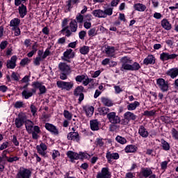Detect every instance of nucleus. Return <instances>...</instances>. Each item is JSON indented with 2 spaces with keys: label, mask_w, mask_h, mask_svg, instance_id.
Listing matches in <instances>:
<instances>
[{
  "label": "nucleus",
  "mask_w": 178,
  "mask_h": 178,
  "mask_svg": "<svg viewBox=\"0 0 178 178\" xmlns=\"http://www.w3.org/2000/svg\"><path fill=\"white\" fill-rule=\"evenodd\" d=\"M12 142L13 143L14 145H15V147H19V141L17 140L16 136L14 135L13 136Z\"/></svg>",
  "instance_id": "680f3d73"
},
{
  "label": "nucleus",
  "mask_w": 178,
  "mask_h": 178,
  "mask_svg": "<svg viewBox=\"0 0 178 178\" xmlns=\"http://www.w3.org/2000/svg\"><path fill=\"white\" fill-rule=\"evenodd\" d=\"M143 115L145 116H154V115H155V111L154 110L150 111H145Z\"/></svg>",
  "instance_id": "4d7b16f0"
},
{
  "label": "nucleus",
  "mask_w": 178,
  "mask_h": 178,
  "mask_svg": "<svg viewBox=\"0 0 178 178\" xmlns=\"http://www.w3.org/2000/svg\"><path fill=\"white\" fill-rule=\"evenodd\" d=\"M161 145L165 151H169L170 149V145L165 140H161Z\"/></svg>",
  "instance_id": "ea45409f"
},
{
  "label": "nucleus",
  "mask_w": 178,
  "mask_h": 178,
  "mask_svg": "<svg viewBox=\"0 0 178 178\" xmlns=\"http://www.w3.org/2000/svg\"><path fill=\"white\" fill-rule=\"evenodd\" d=\"M15 108L17 109H19L20 108H23L24 106V103L22 101H17L14 104Z\"/></svg>",
  "instance_id": "8fccbe9b"
},
{
  "label": "nucleus",
  "mask_w": 178,
  "mask_h": 178,
  "mask_svg": "<svg viewBox=\"0 0 178 178\" xmlns=\"http://www.w3.org/2000/svg\"><path fill=\"white\" fill-rule=\"evenodd\" d=\"M167 75L169 76L171 79H176L178 76V68L175 67L170 69L167 71Z\"/></svg>",
  "instance_id": "6ab92c4d"
},
{
  "label": "nucleus",
  "mask_w": 178,
  "mask_h": 178,
  "mask_svg": "<svg viewBox=\"0 0 178 178\" xmlns=\"http://www.w3.org/2000/svg\"><path fill=\"white\" fill-rule=\"evenodd\" d=\"M67 155L68 158H70V159H71L72 161L80 159V155L74 152L68 151L67 152Z\"/></svg>",
  "instance_id": "cd10ccee"
},
{
  "label": "nucleus",
  "mask_w": 178,
  "mask_h": 178,
  "mask_svg": "<svg viewBox=\"0 0 178 178\" xmlns=\"http://www.w3.org/2000/svg\"><path fill=\"white\" fill-rule=\"evenodd\" d=\"M101 101L104 106H113V102H112V100L107 97H102Z\"/></svg>",
  "instance_id": "72a5a7b5"
},
{
  "label": "nucleus",
  "mask_w": 178,
  "mask_h": 178,
  "mask_svg": "<svg viewBox=\"0 0 178 178\" xmlns=\"http://www.w3.org/2000/svg\"><path fill=\"white\" fill-rule=\"evenodd\" d=\"M58 69H60V72H63V73H65V74H70V73H72L70 66L65 63H60Z\"/></svg>",
  "instance_id": "1a4fd4ad"
},
{
  "label": "nucleus",
  "mask_w": 178,
  "mask_h": 178,
  "mask_svg": "<svg viewBox=\"0 0 178 178\" xmlns=\"http://www.w3.org/2000/svg\"><path fill=\"white\" fill-rule=\"evenodd\" d=\"M41 55H42V53L39 51L38 56L36 57L34 60V65H35L36 66H39L40 62H41V60H42V57H41Z\"/></svg>",
  "instance_id": "37998d69"
},
{
  "label": "nucleus",
  "mask_w": 178,
  "mask_h": 178,
  "mask_svg": "<svg viewBox=\"0 0 178 178\" xmlns=\"http://www.w3.org/2000/svg\"><path fill=\"white\" fill-rule=\"evenodd\" d=\"M145 65H154L155 63V57L153 55H149L143 60Z\"/></svg>",
  "instance_id": "bb28decb"
},
{
  "label": "nucleus",
  "mask_w": 178,
  "mask_h": 178,
  "mask_svg": "<svg viewBox=\"0 0 178 178\" xmlns=\"http://www.w3.org/2000/svg\"><path fill=\"white\" fill-rule=\"evenodd\" d=\"M110 62H111V59H109V58H105V59H104V60L102 61V65L103 66H106V65H109Z\"/></svg>",
  "instance_id": "338daca9"
},
{
  "label": "nucleus",
  "mask_w": 178,
  "mask_h": 178,
  "mask_svg": "<svg viewBox=\"0 0 178 178\" xmlns=\"http://www.w3.org/2000/svg\"><path fill=\"white\" fill-rule=\"evenodd\" d=\"M81 156L84 159H88V161H90V159H91V155L88 154V153H81Z\"/></svg>",
  "instance_id": "052dcab7"
},
{
  "label": "nucleus",
  "mask_w": 178,
  "mask_h": 178,
  "mask_svg": "<svg viewBox=\"0 0 178 178\" xmlns=\"http://www.w3.org/2000/svg\"><path fill=\"white\" fill-rule=\"evenodd\" d=\"M17 60V57L16 56H13L11 58L7 60L6 67L8 69H15L16 67V61Z\"/></svg>",
  "instance_id": "f8f14e48"
},
{
  "label": "nucleus",
  "mask_w": 178,
  "mask_h": 178,
  "mask_svg": "<svg viewBox=\"0 0 178 178\" xmlns=\"http://www.w3.org/2000/svg\"><path fill=\"white\" fill-rule=\"evenodd\" d=\"M124 151L127 152V154L136 152L137 151V147L133 145H129L125 147Z\"/></svg>",
  "instance_id": "c9c22d12"
},
{
  "label": "nucleus",
  "mask_w": 178,
  "mask_h": 178,
  "mask_svg": "<svg viewBox=\"0 0 178 178\" xmlns=\"http://www.w3.org/2000/svg\"><path fill=\"white\" fill-rule=\"evenodd\" d=\"M30 109H31V112L33 116H37V111H38V109L35 107V106H34V104H31V105Z\"/></svg>",
  "instance_id": "864d4df0"
},
{
  "label": "nucleus",
  "mask_w": 178,
  "mask_h": 178,
  "mask_svg": "<svg viewBox=\"0 0 178 178\" xmlns=\"http://www.w3.org/2000/svg\"><path fill=\"white\" fill-rule=\"evenodd\" d=\"M67 140L76 141V143H79V141H80V136H79L78 132H70L67 134Z\"/></svg>",
  "instance_id": "2eb2a0df"
},
{
  "label": "nucleus",
  "mask_w": 178,
  "mask_h": 178,
  "mask_svg": "<svg viewBox=\"0 0 178 178\" xmlns=\"http://www.w3.org/2000/svg\"><path fill=\"white\" fill-rule=\"evenodd\" d=\"M51 156H52V159L55 161L56 158H58V156H60V152H59V151L56 149L52 150Z\"/></svg>",
  "instance_id": "49530a36"
},
{
  "label": "nucleus",
  "mask_w": 178,
  "mask_h": 178,
  "mask_svg": "<svg viewBox=\"0 0 178 178\" xmlns=\"http://www.w3.org/2000/svg\"><path fill=\"white\" fill-rule=\"evenodd\" d=\"M8 47V41L5 40L1 42L0 44V48L1 49H5Z\"/></svg>",
  "instance_id": "e2e57ef3"
},
{
  "label": "nucleus",
  "mask_w": 178,
  "mask_h": 178,
  "mask_svg": "<svg viewBox=\"0 0 178 178\" xmlns=\"http://www.w3.org/2000/svg\"><path fill=\"white\" fill-rule=\"evenodd\" d=\"M106 158L108 163H112V161H113V159L118 160L119 159V153H111V152H107Z\"/></svg>",
  "instance_id": "9b49d317"
},
{
  "label": "nucleus",
  "mask_w": 178,
  "mask_h": 178,
  "mask_svg": "<svg viewBox=\"0 0 178 178\" xmlns=\"http://www.w3.org/2000/svg\"><path fill=\"white\" fill-rule=\"evenodd\" d=\"M119 2H120V0H113L111 2V6H118V5H119Z\"/></svg>",
  "instance_id": "774afa93"
},
{
  "label": "nucleus",
  "mask_w": 178,
  "mask_h": 178,
  "mask_svg": "<svg viewBox=\"0 0 178 178\" xmlns=\"http://www.w3.org/2000/svg\"><path fill=\"white\" fill-rule=\"evenodd\" d=\"M36 90L35 89H25L22 91V95L24 97L25 99H29L31 97H33V94H35Z\"/></svg>",
  "instance_id": "4468645a"
},
{
  "label": "nucleus",
  "mask_w": 178,
  "mask_h": 178,
  "mask_svg": "<svg viewBox=\"0 0 178 178\" xmlns=\"http://www.w3.org/2000/svg\"><path fill=\"white\" fill-rule=\"evenodd\" d=\"M97 178H111V172H109V168H103L101 172H98Z\"/></svg>",
  "instance_id": "9d476101"
},
{
  "label": "nucleus",
  "mask_w": 178,
  "mask_h": 178,
  "mask_svg": "<svg viewBox=\"0 0 178 178\" xmlns=\"http://www.w3.org/2000/svg\"><path fill=\"white\" fill-rule=\"evenodd\" d=\"M45 129L48 130V131H50L53 134H58L59 131H58V129H56V127L55 125L50 124V123H46L45 124Z\"/></svg>",
  "instance_id": "a211bd4d"
},
{
  "label": "nucleus",
  "mask_w": 178,
  "mask_h": 178,
  "mask_svg": "<svg viewBox=\"0 0 178 178\" xmlns=\"http://www.w3.org/2000/svg\"><path fill=\"white\" fill-rule=\"evenodd\" d=\"M105 15V17H106V16H112V14L113 13V8H108L105 9V10H104Z\"/></svg>",
  "instance_id": "de8ad7c7"
},
{
  "label": "nucleus",
  "mask_w": 178,
  "mask_h": 178,
  "mask_svg": "<svg viewBox=\"0 0 178 178\" xmlns=\"http://www.w3.org/2000/svg\"><path fill=\"white\" fill-rule=\"evenodd\" d=\"M92 15H93V16H95V17H99V19L105 18V16H106L104 10H102L101 9L93 10L92 12Z\"/></svg>",
  "instance_id": "4be33fe9"
},
{
  "label": "nucleus",
  "mask_w": 178,
  "mask_h": 178,
  "mask_svg": "<svg viewBox=\"0 0 178 178\" xmlns=\"http://www.w3.org/2000/svg\"><path fill=\"white\" fill-rule=\"evenodd\" d=\"M57 87L61 88V90H66V91H70L73 88V82H66L63 81H58L56 82Z\"/></svg>",
  "instance_id": "20e7f679"
},
{
  "label": "nucleus",
  "mask_w": 178,
  "mask_h": 178,
  "mask_svg": "<svg viewBox=\"0 0 178 178\" xmlns=\"http://www.w3.org/2000/svg\"><path fill=\"white\" fill-rule=\"evenodd\" d=\"M29 81H30V76H25L22 80L21 83H25L26 84H29Z\"/></svg>",
  "instance_id": "bf43d9fd"
},
{
  "label": "nucleus",
  "mask_w": 178,
  "mask_h": 178,
  "mask_svg": "<svg viewBox=\"0 0 178 178\" xmlns=\"http://www.w3.org/2000/svg\"><path fill=\"white\" fill-rule=\"evenodd\" d=\"M171 134H172V136L173 137V138H175V140H178V131H177V130H176V129H175V128L172 129Z\"/></svg>",
  "instance_id": "603ef678"
},
{
  "label": "nucleus",
  "mask_w": 178,
  "mask_h": 178,
  "mask_svg": "<svg viewBox=\"0 0 178 178\" xmlns=\"http://www.w3.org/2000/svg\"><path fill=\"white\" fill-rule=\"evenodd\" d=\"M177 56H178V54H169L167 52H163L160 54V59L163 62H165V60L176 59Z\"/></svg>",
  "instance_id": "423d86ee"
},
{
  "label": "nucleus",
  "mask_w": 178,
  "mask_h": 178,
  "mask_svg": "<svg viewBox=\"0 0 178 178\" xmlns=\"http://www.w3.org/2000/svg\"><path fill=\"white\" fill-rule=\"evenodd\" d=\"M84 90V88L83 86H78L74 92V95L76 97H79V95L83 94V91Z\"/></svg>",
  "instance_id": "58836bf2"
},
{
  "label": "nucleus",
  "mask_w": 178,
  "mask_h": 178,
  "mask_svg": "<svg viewBox=\"0 0 178 178\" xmlns=\"http://www.w3.org/2000/svg\"><path fill=\"white\" fill-rule=\"evenodd\" d=\"M156 84L158 88H159L162 92H167V91H169V82L163 78L156 79Z\"/></svg>",
  "instance_id": "f03ea898"
},
{
  "label": "nucleus",
  "mask_w": 178,
  "mask_h": 178,
  "mask_svg": "<svg viewBox=\"0 0 178 178\" xmlns=\"http://www.w3.org/2000/svg\"><path fill=\"white\" fill-rule=\"evenodd\" d=\"M62 33L65 34L66 37H70L72 35V32L69 30V26H65L62 30Z\"/></svg>",
  "instance_id": "a18cd8bd"
},
{
  "label": "nucleus",
  "mask_w": 178,
  "mask_h": 178,
  "mask_svg": "<svg viewBox=\"0 0 178 178\" xmlns=\"http://www.w3.org/2000/svg\"><path fill=\"white\" fill-rule=\"evenodd\" d=\"M79 52L82 55H87V54L90 52V47L88 46H83L82 47L80 48Z\"/></svg>",
  "instance_id": "4c0bfd02"
},
{
  "label": "nucleus",
  "mask_w": 178,
  "mask_h": 178,
  "mask_svg": "<svg viewBox=\"0 0 178 178\" xmlns=\"http://www.w3.org/2000/svg\"><path fill=\"white\" fill-rule=\"evenodd\" d=\"M70 27L72 33H76V31H77V22H76V20L71 21L70 24Z\"/></svg>",
  "instance_id": "e433bc0d"
},
{
  "label": "nucleus",
  "mask_w": 178,
  "mask_h": 178,
  "mask_svg": "<svg viewBox=\"0 0 178 178\" xmlns=\"http://www.w3.org/2000/svg\"><path fill=\"white\" fill-rule=\"evenodd\" d=\"M161 26L163 27V29H164V30H167V31L172 30V24L166 19H163L161 21Z\"/></svg>",
  "instance_id": "c85d7f7f"
},
{
  "label": "nucleus",
  "mask_w": 178,
  "mask_h": 178,
  "mask_svg": "<svg viewBox=\"0 0 178 178\" xmlns=\"http://www.w3.org/2000/svg\"><path fill=\"white\" fill-rule=\"evenodd\" d=\"M25 127L26 131L29 134H31L33 133V127H34V123L33 122L27 120L25 121Z\"/></svg>",
  "instance_id": "aec40b11"
},
{
  "label": "nucleus",
  "mask_w": 178,
  "mask_h": 178,
  "mask_svg": "<svg viewBox=\"0 0 178 178\" xmlns=\"http://www.w3.org/2000/svg\"><path fill=\"white\" fill-rule=\"evenodd\" d=\"M140 106V102L138 101H135L132 103H128V105L127 106V109L128 111H136L137 108Z\"/></svg>",
  "instance_id": "5701e85b"
},
{
  "label": "nucleus",
  "mask_w": 178,
  "mask_h": 178,
  "mask_svg": "<svg viewBox=\"0 0 178 178\" xmlns=\"http://www.w3.org/2000/svg\"><path fill=\"white\" fill-rule=\"evenodd\" d=\"M138 134L144 138H147V137H148V131H147V129H145L144 126H140L139 127Z\"/></svg>",
  "instance_id": "2f4dec72"
},
{
  "label": "nucleus",
  "mask_w": 178,
  "mask_h": 178,
  "mask_svg": "<svg viewBox=\"0 0 178 178\" xmlns=\"http://www.w3.org/2000/svg\"><path fill=\"white\" fill-rule=\"evenodd\" d=\"M90 129L92 131H97V130H99V122L98 120H93L90 122Z\"/></svg>",
  "instance_id": "a878e982"
},
{
  "label": "nucleus",
  "mask_w": 178,
  "mask_h": 178,
  "mask_svg": "<svg viewBox=\"0 0 178 178\" xmlns=\"http://www.w3.org/2000/svg\"><path fill=\"white\" fill-rule=\"evenodd\" d=\"M20 24V19L19 18H14L10 22V27L15 29L19 27Z\"/></svg>",
  "instance_id": "473e14b6"
},
{
  "label": "nucleus",
  "mask_w": 178,
  "mask_h": 178,
  "mask_svg": "<svg viewBox=\"0 0 178 178\" xmlns=\"http://www.w3.org/2000/svg\"><path fill=\"white\" fill-rule=\"evenodd\" d=\"M99 115H101L102 116H105L106 115H108V113H109L110 109L109 108L107 107H99L97 109Z\"/></svg>",
  "instance_id": "f704fd0d"
},
{
  "label": "nucleus",
  "mask_w": 178,
  "mask_h": 178,
  "mask_svg": "<svg viewBox=\"0 0 178 178\" xmlns=\"http://www.w3.org/2000/svg\"><path fill=\"white\" fill-rule=\"evenodd\" d=\"M107 119L111 124H119L120 123V117L116 115L115 112H110L107 114Z\"/></svg>",
  "instance_id": "39448f33"
},
{
  "label": "nucleus",
  "mask_w": 178,
  "mask_h": 178,
  "mask_svg": "<svg viewBox=\"0 0 178 178\" xmlns=\"http://www.w3.org/2000/svg\"><path fill=\"white\" fill-rule=\"evenodd\" d=\"M89 37H95L97 35V29L95 28H92L88 31Z\"/></svg>",
  "instance_id": "3c124183"
},
{
  "label": "nucleus",
  "mask_w": 178,
  "mask_h": 178,
  "mask_svg": "<svg viewBox=\"0 0 178 178\" xmlns=\"http://www.w3.org/2000/svg\"><path fill=\"white\" fill-rule=\"evenodd\" d=\"M142 175L144 177H148L150 175H152V171L149 168H145L142 170Z\"/></svg>",
  "instance_id": "a19ab883"
},
{
  "label": "nucleus",
  "mask_w": 178,
  "mask_h": 178,
  "mask_svg": "<svg viewBox=\"0 0 178 178\" xmlns=\"http://www.w3.org/2000/svg\"><path fill=\"white\" fill-rule=\"evenodd\" d=\"M83 20H84V17L81 14H79L76 16V21L78 22V23H81Z\"/></svg>",
  "instance_id": "69168bd1"
},
{
  "label": "nucleus",
  "mask_w": 178,
  "mask_h": 178,
  "mask_svg": "<svg viewBox=\"0 0 178 178\" xmlns=\"http://www.w3.org/2000/svg\"><path fill=\"white\" fill-rule=\"evenodd\" d=\"M19 14L20 17H22V19H23V17H24V16H26V15H27V7H26V6H24V4L21 5L19 7Z\"/></svg>",
  "instance_id": "c756f323"
},
{
  "label": "nucleus",
  "mask_w": 178,
  "mask_h": 178,
  "mask_svg": "<svg viewBox=\"0 0 178 178\" xmlns=\"http://www.w3.org/2000/svg\"><path fill=\"white\" fill-rule=\"evenodd\" d=\"M122 66L120 68L121 72H124L126 70H130L131 72L140 70L141 66L138 63L135 62L133 63V60L127 56L122 57L120 59ZM133 63V65H131Z\"/></svg>",
  "instance_id": "f257e3e1"
},
{
  "label": "nucleus",
  "mask_w": 178,
  "mask_h": 178,
  "mask_svg": "<svg viewBox=\"0 0 178 178\" xmlns=\"http://www.w3.org/2000/svg\"><path fill=\"white\" fill-rule=\"evenodd\" d=\"M83 111H85L86 115L89 117L94 115V107L92 106H83Z\"/></svg>",
  "instance_id": "7c9ffc66"
},
{
  "label": "nucleus",
  "mask_w": 178,
  "mask_h": 178,
  "mask_svg": "<svg viewBox=\"0 0 178 178\" xmlns=\"http://www.w3.org/2000/svg\"><path fill=\"white\" fill-rule=\"evenodd\" d=\"M113 88L115 94H120V92H123V88H121L119 86L113 85Z\"/></svg>",
  "instance_id": "09e8293b"
},
{
  "label": "nucleus",
  "mask_w": 178,
  "mask_h": 178,
  "mask_svg": "<svg viewBox=\"0 0 178 178\" xmlns=\"http://www.w3.org/2000/svg\"><path fill=\"white\" fill-rule=\"evenodd\" d=\"M115 141H118L120 144H126L127 143V140H126V138L120 136H118L115 138Z\"/></svg>",
  "instance_id": "c03bdc74"
},
{
  "label": "nucleus",
  "mask_w": 178,
  "mask_h": 178,
  "mask_svg": "<svg viewBox=\"0 0 178 178\" xmlns=\"http://www.w3.org/2000/svg\"><path fill=\"white\" fill-rule=\"evenodd\" d=\"M105 52L109 58H113L116 55V49L113 47L107 46Z\"/></svg>",
  "instance_id": "f3484780"
},
{
  "label": "nucleus",
  "mask_w": 178,
  "mask_h": 178,
  "mask_svg": "<svg viewBox=\"0 0 178 178\" xmlns=\"http://www.w3.org/2000/svg\"><path fill=\"white\" fill-rule=\"evenodd\" d=\"M31 177V171L27 168L21 167L17 173L16 178H30Z\"/></svg>",
  "instance_id": "7ed1b4c3"
},
{
  "label": "nucleus",
  "mask_w": 178,
  "mask_h": 178,
  "mask_svg": "<svg viewBox=\"0 0 178 178\" xmlns=\"http://www.w3.org/2000/svg\"><path fill=\"white\" fill-rule=\"evenodd\" d=\"M30 59H29V58H23L21 62H20V65H22V66H26V65H28V63H30Z\"/></svg>",
  "instance_id": "6e6d98bb"
},
{
  "label": "nucleus",
  "mask_w": 178,
  "mask_h": 178,
  "mask_svg": "<svg viewBox=\"0 0 178 178\" xmlns=\"http://www.w3.org/2000/svg\"><path fill=\"white\" fill-rule=\"evenodd\" d=\"M63 115H64V118L67 119V120H72V118H73V115H72V113L69 112V111L67 110H65L63 111Z\"/></svg>",
  "instance_id": "79ce46f5"
},
{
  "label": "nucleus",
  "mask_w": 178,
  "mask_h": 178,
  "mask_svg": "<svg viewBox=\"0 0 178 178\" xmlns=\"http://www.w3.org/2000/svg\"><path fill=\"white\" fill-rule=\"evenodd\" d=\"M124 118L126 120L130 122V120H136L137 115L130 111H127L124 114Z\"/></svg>",
  "instance_id": "412c9836"
},
{
  "label": "nucleus",
  "mask_w": 178,
  "mask_h": 178,
  "mask_svg": "<svg viewBox=\"0 0 178 178\" xmlns=\"http://www.w3.org/2000/svg\"><path fill=\"white\" fill-rule=\"evenodd\" d=\"M47 145L45 143H40L39 145L36 146V149L40 155H42V156H45V151L47 149Z\"/></svg>",
  "instance_id": "dca6fc26"
},
{
  "label": "nucleus",
  "mask_w": 178,
  "mask_h": 178,
  "mask_svg": "<svg viewBox=\"0 0 178 178\" xmlns=\"http://www.w3.org/2000/svg\"><path fill=\"white\" fill-rule=\"evenodd\" d=\"M11 79H13V80H15V81H19V74L13 72L11 74Z\"/></svg>",
  "instance_id": "13d9d810"
},
{
  "label": "nucleus",
  "mask_w": 178,
  "mask_h": 178,
  "mask_svg": "<svg viewBox=\"0 0 178 178\" xmlns=\"http://www.w3.org/2000/svg\"><path fill=\"white\" fill-rule=\"evenodd\" d=\"M75 80L79 83L82 82L83 86H88L90 84V78L86 74L76 76Z\"/></svg>",
  "instance_id": "6e6552de"
},
{
  "label": "nucleus",
  "mask_w": 178,
  "mask_h": 178,
  "mask_svg": "<svg viewBox=\"0 0 178 178\" xmlns=\"http://www.w3.org/2000/svg\"><path fill=\"white\" fill-rule=\"evenodd\" d=\"M134 9L138 12H145L147 6L141 3H138L134 5Z\"/></svg>",
  "instance_id": "393cba45"
},
{
  "label": "nucleus",
  "mask_w": 178,
  "mask_h": 178,
  "mask_svg": "<svg viewBox=\"0 0 178 178\" xmlns=\"http://www.w3.org/2000/svg\"><path fill=\"white\" fill-rule=\"evenodd\" d=\"M73 58H74V53L73 52V49H69L63 53V56L61 57V59L63 60H65V62H70L69 60Z\"/></svg>",
  "instance_id": "0eeeda50"
},
{
  "label": "nucleus",
  "mask_w": 178,
  "mask_h": 178,
  "mask_svg": "<svg viewBox=\"0 0 178 178\" xmlns=\"http://www.w3.org/2000/svg\"><path fill=\"white\" fill-rule=\"evenodd\" d=\"M90 162L91 163H92V165H94L95 163H97V161H98V156H94L92 158L90 157V159H89Z\"/></svg>",
  "instance_id": "0e129e2a"
},
{
  "label": "nucleus",
  "mask_w": 178,
  "mask_h": 178,
  "mask_svg": "<svg viewBox=\"0 0 178 178\" xmlns=\"http://www.w3.org/2000/svg\"><path fill=\"white\" fill-rule=\"evenodd\" d=\"M26 120H24V118L23 117H18L15 118V124L17 129H20V127H22V126H23Z\"/></svg>",
  "instance_id": "b1692460"
},
{
  "label": "nucleus",
  "mask_w": 178,
  "mask_h": 178,
  "mask_svg": "<svg viewBox=\"0 0 178 178\" xmlns=\"http://www.w3.org/2000/svg\"><path fill=\"white\" fill-rule=\"evenodd\" d=\"M11 30L14 31V34L16 37H19V35H20L21 31H20V28H19V26L16 28H12Z\"/></svg>",
  "instance_id": "5fc2aeb1"
},
{
  "label": "nucleus",
  "mask_w": 178,
  "mask_h": 178,
  "mask_svg": "<svg viewBox=\"0 0 178 178\" xmlns=\"http://www.w3.org/2000/svg\"><path fill=\"white\" fill-rule=\"evenodd\" d=\"M32 86L34 88H38L40 95L47 92V88L40 82H33Z\"/></svg>",
  "instance_id": "ddd939ff"
}]
</instances>
